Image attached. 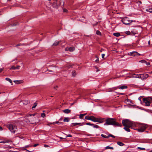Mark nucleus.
Returning <instances> with one entry per match:
<instances>
[{"instance_id":"37998d69","label":"nucleus","mask_w":152,"mask_h":152,"mask_svg":"<svg viewBox=\"0 0 152 152\" xmlns=\"http://www.w3.org/2000/svg\"><path fill=\"white\" fill-rule=\"evenodd\" d=\"M83 116L82 114H81L80 115L79 118L80 119H83Z\"/></svg>"},{"instance_id":"39448f33","label":"nucleus","mask_w":152,"mask_h":152,"mask_svg":"<svg viewBox=\"0 0 152 152\" xmlns=\"http://www.w3.org/2000/svg\"><path fill=\"white\" fill-rule=\"evenodd\" d=\"M104 118H96L93 116H91V120L94 122H98L100 123H102L104 121Z\"/></svg>"},{"instance_id":"a18cd8bd","label":"nucleus","mask_w":152,"mask_h":152,"mask_svg":"<svg viewBox=\"0 0 152 152\" xmlns=\"http://www.w3.org/2000/svg\"><path fill=\"white\" fill-rule=\"evenodd\" d=\"M45 114L44 113H42L41 114V116L42 117H44L45 116Z\"/></svg>"},{"instance_id":"6e6d98bb","label":"nucleus","mask_w":152,"mask_h":152,"mask_svg":"<svg viewBox=\"0 0 152 152\" xmlns=\"http://www.w3.org/2000/svg\"><path fill=\"white\" fill-rule=\"evenodd\" d=\"M3 128L2 127L0 126V131L2 130Z\"/></svg>"},{"instance_id":"2eb2a0df","label":"nucleus","mask_w":152,"mask_h":152,"mask_svg":"<svg viewBox=\"0 0 152 152\" xmlns=\"http://www.w3.org/2000/svg\"><path fill=\"white\" fill-rule=\"evenodd\" d=\"M132 127H128V126H125L124 127V129L126 130V131H127V132H130V129H129V128H131Z\"/></svg>"},{"instance_id":"423d86ee","label":"nucleus","mask_w":152,"mask_h":152,"mask_svg":"<svg viewBox=\"0 0 152 152\" xmlns=\"http://www.w3.org/2000/svg\"><path fill=\"white\" fill-rule=\"evenodd\" d=\"M121 21L123 23L126 25L129 24L131 22L133 21L135 22V20H130L129 18L127 17H125L122 19Z\"/></svg>"},{"instance_id":"de8ad7c7","label":"nucleus","mask_w":152,"mask_h":152,"mask_svg":"<svg viewBox=\"0 0 152 152\" xmlns=\"http://www.w3.org/2000/svg\"><path fill=\"white\" fill-rule=\"evenodd\" d=\"M145 63L147 65H150V63L149 62H146V63Z\"/></svg>"},{"instance_id":"680f3d73","label":"nucleus","mask_w":152,"mask_h":152,"mask_svg":"<svg viewBox=\"0 0 152 152\" xmlns=\"http://www.w3.org/2000/svg\"><path fill=\"white\" fill-rule=\"evenodd\" d=\"M59 138L61 139H66V138H63L62 137H59Z\"/></svg>"},{"instance_id":"2f4dec72","label":"nucleus","mask_w":152,"mask_h":152,"mask_svg":"<svg viewBox=\"0 0 152 152\" xmlns=\"http://www.w3.org/2000/svg\"><path fill=\"white\" fill-rule=\"evenodd\" d=\"M76 73L75 71L74 70L72 72V76L75 77L76 76Z\"/></svg>"},{"instance_id":"774afa93","label":"nucleus","mask_w":152,"mask_h":152,"mask_svg":"<svg viewBox=\"0 0 152 152\" xmlns=\"http://www.w3.org/2000/svg\"><path fill=\"white\" fill-rule=\"evenodd\" d=\"M77 123V125H79V124H81V123Z\"/></svg>"},{"instance_id":"cd10ccee","label":"nucleus","mask_w":152,"mask_h":152,"mask_svg":"<svg viewBox=\"0 0 152 152\" xmlns=\"http://www.w3.org/2000/svg\"><path fill=\"white\" fill-rule=\"evenodd\" d=\"M59 43V42L58 41H56L53 44V45L56 46Z\"/></svg>"},{"instance_id":"338daca9","label":"nucleus","mask_w":152,"mask_h":152,"mask_svg":"<svg viewBox=\"0 0 152 152\" xmlns=\"http://www.w3.org/2000/svg\"><path fill=\"white\" fill-rule=\"evenodd\" d=\"M103 50V49H102L100 50V52H102V51Z\"/></svg>"},{"instance_id":"a19ab883","label":"nucleus","mask_w":152,"mask_h":152,"mask_svg":"<svg viewBox=\"0 0 152 152\" xmlns=\"http://www.w3.org/2000/svg\"><path fill=\"white\" fill-rule=\"evenodd\" d=\"M131 34H131V35H134L136 34V33L133 31H131Z\"/></svg>"},{"instance_id":"bf43d9fd","label":"nucleus","mask_w":152,"mask_h":152,"mask_svg":"<svg viewBox=\"0 0 152 152\" xmlns=\"http://www.w3.org/2000/svg\"><path fill=\"white\" fill-rule=\"evenodd\" d=\"M72 65H69L68 66V67L69 68H70V67H72Z\"/></svg>"},{"instance_id":"6e6552de","label":"nucleus","mask_w":152,"mask_h":152,"mask_svg":"<svg viewBox=\"0 0 152 152\" xmlns=\"http://www.w3.org/2000/svg\"><path fill=\"white\" fill-rule=\"evenodd\" d=\"M148 77V74L144 73L142 74H140V78H141L142 80H144L146 79Z\"/></svg>"},{"instance_id":"473e14b6","label":"nucleus","mask_w":152,"mask_h":152,"mask_svg":"<svg viewBox=\"0 0 152 152\" xmlns=\"http://www.w3.org/2000/svg\"><path fill=\"white\" fill-rule=\"evenodd\" d=\"M77 125V123H73L71 124V126L72 127H73V126H76Z\"/></svg>"},{"instance_id":"052dcab7","label":"nucleus","mask_w":152,"mask_h":152,"mask_svg":"<svg viewBox=\"0 0 152 152\" xmlns=\"http://www.w3.org/2000/svg\"><path fill=\"white\" fill-rule=\"evenodd\" d=\"M59 123V122L58 121H56V122H54L53 124H54V123L58 124Z\"/></svg>"},{"instance_id":"a878e982","label":"nucleus","mask_w":152,"mask_h":152,"mask_svg":"<svg viewBox=\"0 0 152 152\" xmlns=\"http://www.w3.org/2000/svg\"><path fill=\"white\" fill-rule=\"evenodd\" d=\"M96 34L98 35H101V33L99 30H97L96 31Z\"/></svg>"},{"instance_id":"7ed1b4c3","label":"nucleus","mask_w":152,"mask_h":152,"mask_svg":"<svg viewBox=\"0 0 152 152\" xmlns=\"http://www.w3.org/2000/svg\"><path fill=\"white\" fill-rule=\"evenodd\" d=\"M122 124L124 126L132 127L133 126V123L128 119H125L122 121Z\"/></svg>"},{"instance_id":"b1692460","label":"nucleus","mask_w":152,"mask_h":152,"mask_svg":"<svg viewBox=\"0 0 152 152\" xmlns=\"http://www.w3.org/2000/svg\"><path fill=\"white\" fill-rule=\"evenodd\" d=\"M146 11L147 12H152V7L151 8H148L146 10Z\"/></svg>"},{"instance_id":"9d476101","label":"nucleus","mask_w":152,"mask_h":152,"mask_svg":"<svg viewBox=\"0 0 152 152\" xmlns=\"http://www.w3.org/2000/svg\"><path fill=\"white\" fill-rule=\"evenodd\" d=\"M147 127L145 126H142L140 128L137 129L139 132H142L146 129Z\"/></svg>"},{"instance_id":"58836bf2","label":"nucleus","mask_w":152,"mask_h":152,"mask_svg":"<svg viewBox=\"0 0 152 152\" xmlns=\"http://www.w3.org/2000/svg\"><path fill=\"white\" fill-rule=\"evenodd\" d=\"M86 125H90V126H93L94 125V124H91L89 123H86Z\"/></svg>"},{"instance_id":"13d9d810","label":"nucleus","mask_w":152,"mask_h":152,"mask_svg":"<svg viewBox=\"0 0 152 152\" xmlns=\"http://www.w3.org/2000/svg\"><path fill=\"white\" fill-rule=\"evenodd\" d=\"M3 69L1 68H0V73L2 72Z\"/></svg>"},{"instance_id":"5701e85b","label":"nucleus","mask_w":152,"mask_h":152,"mask_svg":"<svg viewBox=\"0 0 152 152\" xmlns=\"http://www.w3.org/2000/svg\"><path fill=\"white\" fill-rule=\"evenodd\" d=\"M117 143L118 145L121 146H122L124 145V144L123 143L120 142H118Z\"/></svg>"},{"instance_id":"8fccbe9b","label":"nucleus","mask_w":152,"mask_h":152,"mask_svg":"<svg viewBox=\"0 0 152 152\" xmlns=\"http://www.w3.org/2000/svg\"><path fill=\"white\" fill-rule=\"evenodd\" d=\"M44 146L45 147H48L49 146L48 145H46V144H44Z\"/></svg>"},{"instance_id":"f3484780","label":"nucleus","mask_w":152,"mask_h":152,"mask_svg":"<svg viewBox=\"0 0 152 152\" xmlns=\"http://www.w3.org/2000/svg\"><path fill=\"white\" fill-rule=\"evenodd\" d=\"M58 5H62L63 6L64 5V0H60V3L58 4Z\"/></svg>"},{"instance_id":"4468645a","label":"nucleus","mask_w":152,"mask_h":152,"mask_svg":"<svg viewBox=\"0 0 152 152\" xmlns=\"http://www.w3.org/2000/svg\"><path fill=\"white\" fill-rule=\"evenodd\" d=\"M20 66H17L16 67H15L14 66H12L10 68V69H19Z\"/></svg>"},{"instance_id":"f8f14e48","label":"nucleus","mask_w":152,"mask_h":152,"mask_svg":"<svg viewBox=\"0 0 152 152\" xmlns=\"http://www.w3.org/2000/svg\"><path fill=\"white\" fill-rule=\"evenodd\" d=\"M13 82L15 83L18 84L23 83V80H14Z\"/></svg>"},{"instance_id":"a211bd4d","label":"nucleus","mask_w":152,"mask_h":152,"mask_svg":"<svg viewBox=\"0 0 152 152\" xmlns=\"http://www.w3.org/2000/svg\"><path fill=\"white\" fill-rule=\"evenodd\" d=\"M6 80L10 82V83L11 84V85H13L12 82V80L9 78H6L5 79Z\"/></svg>"},{"instance_id":"6ab92c4d","label":"nucleus","mask_w":152,"mask_h":152,"mask_svg":"<svg viewBox=\"0 0 152 152\" xmlns=\"http://www.w3.org/2000/svg\"><path fill=\"white\" fill-rule=\"evenodd\" d=\"M75 50V48L74 47H71L68 48V50L70 52L73 51Z\"/></svg>"},{"instance_id":"ea45409f","label":"nucleus","mask_w":152,"mask_h":152,"mask_svg":"<svg viewBox=\"0 0 152 152\" xmlns=\"http://www.w3.org/2000/svg\"><path fill=\"white\" fill-rule=\"evenodd\" d=\"M108 135V137H113V138H115V136H114V135H113L112 134H109Z\"/></svg>"},{"instance_id":"3c124183","label":"nucleus","mask_w":152,"mask_h":152,"mask_svg":"<svg viewBox=\"0 0 152 152\" xmlns=\"http://www.w3.org/2000/svg\"><path fill=\"white\" fill-rule=\"evenodd\" d=\"M10 142L8 141H7L6 142H4V141L3 142H1V143H6V142Z\"/></svg>"},{"instance_id":"4be33fe9","label":"nucleus","mask_w":152,"mask_h":152,"mask_svg":"<svg viewBox=\"0 0 152 152\" xmlns=\"http://www.w3.org/2000/svg\"><path fill=\"white\" fill-rule=\"evenodd\" d=\"M63 121L64 122H68L69 121V118L68 117L65 118Z\"/></svg>"},{"instance_id":"09e8293b","label":"nucleus","mask_w":152,"mask_h":152,"mask_svg":"<svg viewBox=\"0 0 152 152\" xmlns=\"http://www.w3.org/2000/svg\"><path fill=\"white\" fill-rule=\"evenodd\" d=\"M104 56H105V54H102V58H104Z\"/></svg>"},{"instance_id":"aec40b11","label":"nucleus","mask_w":152,"mask_h":152,"mask_svg":"<svg viewBox=\"0 0 152 152\" xmlns=\"http://www.w3.org/2000/svg\"><path fill=\"white\" fill-rule=\"evenodd\" d=\"M137 40L136 42V44L137 45L139 44V41L140 40V37H137Z\"/></svg>"},{"instance_id":"20e7f679","label":"nucleus","mask_w":152,"mask_h":152,"mask_svg":"<svg viewBox=\"0 0 152 152\" xmlns=\"http://www.w3.org/2000/svg\"><path fill=\"white\" fill-rule=\"evenodd\" d=\"M10 131L13 133H15L17 129V127L15 125L12 124H8L7 126Z\"/></svg>"},{"instance_id":"c756f323","label":"nucleus","mask_w":152,"mask_h":152,"mask_svg":"<svg viewBox=\"0 0 152 152\" xmlns=\"http://www.w3.org/2000/svg\"><path fill=\"white\" fill-rule=\"evenodd\" d=\"M91 116L89 117L88 116H86L85 117V119L91 120Z\"/></svg>"},{"instance_id":"bb28decb","label":"nucleus","mask_w":152,"mask_h":152,"mask_svg":"<svg viewBox=\"0 0 152 152\" xmlns=\"http://www.w3.org/2000/svg\"><path fill=\"white\" fill-rule=\"evenodd\" d=\"M35 114H29L26 116V117H31L32 116H34L35 115Z\"/></svg>"},{"instance_id":"f704fd0d","label":"nucleus","mask_w":152,"mask_h":152,"mask_svg":"<svg viewBox=\"0 0 152 152\" xmlns=\"http://www.w3.org/2000/svg\"><path fill=\"white\" fill-rule=\"evenodd\" d=\"M139 62H141L143 63H146V61L145 60H142L140 61Z\"/></svg>"},{"instance_id":"0e129e2a","label":"nucleus","mask_w":152,"mask_h":152,"mask_svg":"<svg viewBox=\"0 0 152 152\" xmlns=\"http://www.w3.org/2000/svg\"><path fill=\"white\" fill-rule=\"evenodd\" d=\"M82 114L83 115V116H84V115H86V113H85V114Z\"/></svg>"},{"instance_id":"72a5a7b5","label":"nucleus","mask_w":152,"mask_h":152,"mask_svg":"<svg viewBox=\"0 0 152 152\" xmlns=\"http://www.w3.org/2000/svg\"><path fill=\"white\" fill-rule=\"evenodd\" d=\"M126 34L127 35H131L132 34H131V32H130L129 31H126L125 32Z\"/></svg>"},{"instance_id":"dca6fc26","label":"nucleus","mask_w":152,"mask_h":152,"mask_svg":"<svg viewBox=\"0 0 152 152\" xmlns=\"http://www.w3.org/2000/svg\"><path fill=\"white\" fill-rule=\"evenodd\" d=\"M127 88V86H126L125 85H123L122 86H121L119 87L118 88L121 89H125Z\"/></svg>"},{"instance_id":"412c9836","label":"nucleus","mask_w":152,"mask_h":152,"mask_svg":"<svg viewBox=\"0 0 152 152\" xmlns=\"http://www.w3.org/2000/svg\"><path fill=\"white\" fill-rule=\"evenodd\" d=\"M113 35L116 37H118L120 35V34L119 33H115L113 34Z\"/></svg>"},{"instance_id":"79ce46f5","label":"nucleus","mask_w":152,"mask_h":152,"mask_svg":"<svg viewBox=\"0 0 152 152\" xmlns=\"http://www.w3.org/2000/svg\"><path fill=\"white\" fill-rule=\"evenodd\" d=\"M126 101L129 103H132L131 100L128 99H126Z\"/></svg>"},{"instance_id":"c9c22d12","label":"nucleus","mask_w":152,"mask_h":152,"mask_svg":"<svg viewBox=\"0 0 152 152\" xmlns=\"http://www.w3.org/2000/svg\"><path fill=\"white\" fill-rule=\"evenodd\" d=\"M95 57L96 58H97V59L95 60V62L97 63H99V59L98 57L97 56H96Z\"/></svg>"},{"instance_id":"ddd939ff","label":"nucleus","mask_w":152,"mask_h":152,"mask_svg":"<svg viewBox=\"0 0 152 152\" xmlns=\"http://www.w3.org/2000/svg\"><path fill=\"white\" fill-rule=\"evenodd\" d=\"M63 111L66 114H68L71 112V110L69 109H66L63 110Z\"/></svg>"},{"instance_id":"393cba45","label":"nucleus","mask_w":152,"mask_h":152,"mask_svg":"<svg viewBox=\"0 0 152 152\" xmlns=\"http://www.w3.org/2000/svg\"><path fill=\"white\" fill-rule=\"evenodd\" d=\"M113 147H110V146H106V147H105V149H112V150H113Z\"/></svg>"},{"instance_id":"f03ea898","label":"nucleus","mask_w":152,"mask_h":152,"mask_svg":"<svg viewBox=\"0 0 152 152\" xmlns=\"http://www.w3.org/2000/svg\"><path fill=\"white\" fill-rule=\"evenodd\" d=\"M143 102L145 103V105L147 106H149L152 102V98L151 97H147L143 98Z\"/></svg>"},{"instance_id":"1a4fd4ad","label":"nucleus","mask_w":152,"mask_h":152,"mask_svg":"<svg viewBox=\"0 0 152 152\" xmlns=\"http://www.w3.org/2000/svg\"><path fill=\"white\" fill-rule=\"evenodd\" d=\"M129 55L132 56H138L140 55V54L139 53H138L136 51L131 52L130 53H129Z\"/></svg>"},{"instance_id":"49530a36","label":"nucleus","mask_w":152,"mask_h":152,"mask_svg":"<svg viewBox=\"0 0 152 152\" xmlns=\"http://www.w3.org/2000/svg\"><path fill=\"white\" fill-rule=\"evenodd\" d=\"M72 136V135L71 134H69L67 135V136H66L65 138H66L67 137H71Z\"/></svg>"},{"instance_id":"f257e3e1","label":"nucleus","mask_w":152,"mask_h":152,"mask_svg":"<svg viewBox=\"0 0 152 152\" xmlns=\"http://www.w3.org/2000/svg\"><path fill=\"white\" fill-rule=\"evenodd\" d=\"M104 125H113L114 126L121 127L122 125L116 121L115 118H106Z\"/></svg>"},{"instance_id":"69168bd1","label":"nucleus","mask_w":152,"mask_h":152,"mask_svg":"<svg viewBox=\"0 0 152 152\" xmlns=\"http://www.w3.org/2000/svg\"><path fill=\"white\" fill-rule=\"evenodd\" d=\"M75 102H73V103L71 104V105H73L74 104H75Z\"/></svg>"},{"instance_id":"9b49d317","label":"nucleus","mask_w":152,"mask_h":152,"mask_svg":"<svg viewBox=\"0 0 152 152\" xmlns=\"http://www.w3.org/2000/svg\"><path fill=\"white\" fill-rule=\"evenodd\" d=\"M57 2V1H56L53 3L52 5L53 7L57 8L58 7L59 5Z\"/></svg>"},{"instance_id":"864d4df0","label":"nucleus","mask_w":152,"mask_h":152,"mask_svg":"<svg viewBox=\"0 0 152 152\" xmlns=\"http://www.w3.org/2000/svg\"><path fill=\"white\" fill-rule=\"evenodd\" d=\"M58 86H56L54 87V88L55 89H57V88H58Z\"/></svg>"},{"instance_id":"c85d7f7f","label":"nucleus","mask_w":152,"mask_h":152,"mask_svg":"<svg viewBox=\"0 0 152 152\" xmlns=\"http://www.w3.org/2000/svg\"><path fill=\"white\" fill-rule=\"evenodd\" d=\"M37 104V103L36 102L34 103V106L32 107V109H33L35 108L36 107Z\"/></svg>"},{"instance_id":"0eeeda50","label":"nucleus","mask_w":152,"mask_h":152,"mask_svg":"<svg viewBox=\"0 0 152 152\" xmlns=\"http://www.w3.org/2000/svg\"><path fill=\"white\" fill-rule=\"evenodd\" d=\"M25 118L26 119H27V120H25V121L27 122H29L32 124H34L36 123L34 120L35 119V117H33L31 118V117H29L26 118L25 116Z\"/></svg>"},{"instance_id":"4d7b16f0","label":"nucleus","mask_w":152,"mask_h":152,"mask_svg":"<svg viewBox=\"0 0 152 152\" xmlns=\"http://www.w3.org/2000/svg\"><path fill=\"white\" fill-rule=\"evenodd\" d=\"M118 94H120V95H124L125 94L122 93H119Z\"/></svg>"},{"instance_id":"5fc2aeb1","label":"nucleus","mask_w":152,"mask_h":152,"mask_svg":"<svg viewBox=\"0 0 152 152\" xmlns=\"http://www.w3.org/2000/svg\"><path fill=\"white\" fill-rule=\"evenodd\" d=\"M140 74L137 75V77H136L138 78H140Z\"/></svg>"},{"instance_id":"c03bdc74","label":"nucleus","mask_w":152,"mask_h":152,"mask_svg":"<svg viewBox=\"0 0 152 152\" xmlns=\"http://www.w3.org/2000/svg\"><path fill=\"white\" fill-rule=\"evenodd\" d=\"M21 45H25L24 44H18L17 45H16V47H18V46H20Z\"/></svg>"},{"instance_id":"603ef678","label":"nucleus","mask_w":152,"mask_h":152,"mask_svg":"<svg viewBox=\"0 0 152 152\" xmlns=\"http://www.w3.org/2000/svg\"><path fill=\"white\" fill-rule=\"evenodd\" d=\"M38 145V144H35L33 146L35 147L36 146H37V145Z\"/></svg>"},{"instance_id":"e433bc0d","label":"nucleus","mask_w":152,"mask_h":152,"mask_svg":"<svg viewBox=\"0 0 152 152\" xmlns=\"http://www.w3.org/2000/svg\"><path fill=\"white\" fill-rule=\"evenodd\" d=\"M93 127L96 128H100L99 126L97 125H93Z\"/></svg>"},{"instance_id":"e2e57ef3","label":"nucleus","mask_w":152,"mask_h":152,"mask_svg":"<svg viewBox=\"0 0 152 152\" xmlns=\"http://www.w3.org/2000/svg\"><path fill=\"white\" fill-rule=\"evenodd\" d=\"M67 11V10H66L65 9L64 10V12H66Z\"/></svg>"},{"instance_id":"4c0bfd02","label":"nucleus","mask_w":152,"mask_h":152,"mask_svg":"<svg viewBox=\"0 0 152 152\" xmlns=\"http://www.w3.org/2000/svg\"><path fill=\"white\" fill-rule=\"evenodd\" d=\"M137 149H140V150H145V148H141V147H138Z\"/></svg>"},{"instance_id":"7c9ffc66","label":"nucleus","mask_w":152,"mask_h":152,"mask_svg":"<svg viewBox=\"0 0 152 152\" xmlns=\"http://www.w3.org/2000/svg\"><path fill=\"white\" fill-rule=\"evenodd\" d=\"M101 136L103 137H104V138H108V135L107 136H106V135H104V134H102L101 135Z\"/></svg>"}]
</instances>
